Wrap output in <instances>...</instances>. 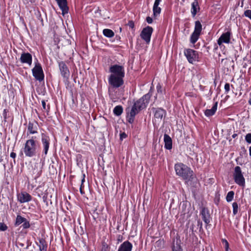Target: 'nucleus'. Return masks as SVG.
I'll use <instances>...</instances> for the list:
<instances>
[{"label": "nucleus", "instance_id": "79ce46f5", "mask_svg": "<svg viewBox=\"0 0 251 251\" xmlns=\"http://www.w3.org/2000/svg\"><path fill=\"white\" fill-rule=\"evenodd\" d=\"M7 110L6 109H4L3 110V118H4V121L5 122L6 121V118H7Z\"/></svg>", "mask_w": 251, "mask_h": 251}, {"label": "nucleus", "instance_id": "c85d7f7f", "mask_svg": "<svg viewBox=\"0 0 251 251\" xmlns=\"http://www.w3.org/2000/svg\"><path fill=\"white\" fill-rule=\"evenodd\" d=\"M234 193L233 191H231L228 192L226 196V200L227 202L231 201L234 197Z\"/></svg>", "mask_w": 251, "mask_h": 251}, {"label": "nucleus", "instance_id": "5fc2aeb1", "mask_svg": "<svg viewBox=\"0 0 251 251\" xmlns=\"http://www.w3.org/2000/svg\"><path fill=\"white\" fill-rule=\"evenodd\" d=\"M249 151H250V155L251 156V146L250 147L249 149Z\"/></svg>", "mask_w": 251, "mask_h": 251}, {"label": "nucleus", "instance_id": "e433bc0d", "mask_svg": "<svg viewBox=\"0 0 251 251\" xmlns=\"http://www.w3.org/2000/svg\"><path fill=\"white\" fill-rule=\"evenodd\" d=\"M173 251H182V250L179 245L176 244V246H174Z\"/></svg>", "mask_w": 251, "mask_h": 251}, {"label": "nucleus", "instance_id": "9d476101", "mask_svg": "<svg viewBox=\"0 0 251 251\" xmlns=\"http://www.w3.org/2000/svg\"><path fill=\"white\" fill-rule=\"evenodd\" d=\"M152 32L153 28L151 26H148L143 29L140 37L146 43L149 44L150 42Z\"/></svg>", "mask_w": 251, "mask_h": 251}, {"label": "nucleus", "instance_id": "6e6d98bb", "mask_svg": "<svg viewBox=\"0 0 251 251\" xmlns=\"http://www.w3.org/2000/svg\"><path fill=\"white\" fill-rule=\"evenodd\" d=\"M243 1H244V0H242V2H241V7L243 6Z\"/></svg>", "mask_w": 251, "mask_h": 251}, {"label": "nucleus", "instance_id": "1a4fd4ad", "mask_svg": "<svg viewBox=\"0 0 251 251\" xmlns=\"http://www.w3.org/2000/svg\"><path fill=\"white\" fill-rule=\"evenodd\" d=\"M151 97V95L149 93L145 95L143 97L136 101L134 104L139 109L141 110L146 107L147 104L149 103V100Z\"/></svg>", "mask_w": 251, "mask_h": 251}, {"label": "nucleus", "instance_id": "bb28decb", "mask_svg": "<svg viewBox=\"0 0 251 251\" xmlns=\"http://www.w3.org/2000/svg\"><path fill=\"white\" fill-rule=\"evenodd\" d=\"M25 221V218L23 217L21 215H17L16 219V221L15 223V226H17Z\"/></svg>", "mask_w": 251, "mask_h": 251}, {"label": "nucleus", "instance_id": "f704fd0d", "mask_svg": "<svg viewBox=\"0 0 251 251\" xmlns=\"http://www.w3.org/2000/svg\"><path fill=\"white\" fill-rule=\"evenodd\" d=\"M244 15L248 18H249L250 20H251V10H247L245 11L244 13Z\"/></svg>", "mask_w": 251, "mask_h": 251}, {"label": "nucleus", "instance_id": "ddd939ff", "mask_svg": "<svg viewBox=\"0 0 251 251\" xmlns=\"http://www.w3.org/2000/svg\"><path fill=\"white\" fill-rule=\"evenodd\" d=\"M59 67L61 75L66 79H68L70 76V72L67 65L64 62H61L59 63Z\"/></svg>", "mask_w": 251, "mask_h": 251}, {"label": "nucleus", "instance_id": "49530a36", "mask_svg": "<svg viewBox=\"0 0 251 251\" xmlns=\"http://www.w3.org/2000/svg\"><path fill=\"white\" fill-rule=\"evenodd\" d=\"M83 187L84 185H81L79 188L80 192L82 195L84 194V192L82 190V188H83Z\"/></svg>", "mask_w": 251, "mask_h": 251}, {"label": "nucleus", "instance_id": "72a5a7b5", "mask_svg": "<svg viewBox=\"0 0 251 251\" xmlns=\"http://www.w3.org/2000/svg\"><path fill=\"white\" fill-rule=\"evenodd\" d=\"M8 228L7 226L3 223H0V231H4Z\"/></svg>", "mask_w": 251, "mask_h": 251}, {"label": "nucleus", "instance_id": "b1692460", "mask_svg": "<svg viewBox=\"0 0 251 251\" xmlns=\"http://www.w3.org/2000/svg\"><path fill=\"white\" fill-rule=\"evenodd\" d=\"M159 4H154L153 6V15L154 17H157L158 16L161 11V9L160 7H159Z\"/></svg>", "mask_w": 251, "mask_h": 251}, {"label": "nucleus", "instance_id": "39448f33", "mask_svg": "<svg viewBox=\"0 0 251 251\" xmlns=\"http://www.w3.org/2000/svg\"><path fill=\"white\" fill-rule=\"evenodd\" d=\"M202 30V25L199 21H196L195 23V29L190 37V42L195 44L199 38Z\"/></svg>", "mask_w": 251, "mask_h": 251}, {"label": "nucleus", "instance_id": "473e14b6", "mask_svg": "<svg viewBox=\"0 0 251 251\" xmlns=\"http://www.w3.org/2000/svg\"><path fill=\"white\" fill-rule=\"evenodd\" d=\"M30 225L29 222L25 219V221L23 222V224L22 225L23 228L24 229H26L29 228Z\"/></svg>", "mask_w": 251, "mask_h": 251}, {"label": "nucleus", "instance_id": "de8ad7c7", "mask_svg": "<svg viewBox=\"0 0 251 251\" xmlns=\"http://www.w3.org/2000/svg\"><path fill=\"white\" fill-rule=\"evenodd\" d=\"M16 156V153L14 152H12L11 153H10V157L13 158H15Z\"/></svg>", "mask_w": 251, "mask_h": 251}, {"label": "nucleus", "instance_id": "5701e85b", "mask_svg": "<svg viewBox=\"0 0 251 251\" xmlns=\"http://www.w3.org/2000/svg\"><path fill=\"white\" fill-rule=\"evenodd\" d=\"M217 106H218V102H215V103L214 104V105L212 106L211 109H206L205 111V112H204L205 115L207 117H209V116H211L213 115L215 113V112L217 110Z\"/></svg>", "mask_w": 251, "mask_h": 251}, {"label": "nucleus", "instance_id": "3c124183", "mask_svg": "<svg viewBox=\"0 0 251 251\" xmlns=\"http://www.w3.org/2000/svg\"><path fill=\"white\" fill-rule=\"evenodd\" d=\"M161 0H155L154 4H159Z\"/></svg>", "mask_w": 251, "mask_h": 251}, {"label": "nucleus", "instance_id": "423d86ee", "mask_svg": "<svg viewBox=\"0 0 251 251\" xmlns=\"http://www.w3.org/2000/svg\"><path fill=\"white\" fill-rule=\"evenodd\" d=\"M184 53L190 63L193 64L199 60V55L196 50L188 49L184 50Z\"/></svg>", "mask_w": 251, "mask_h": 251}, {"label": "nucleus", "instance_id": "37998d69", "mask_svg": "<svg viewBox=\"0 0 251 251\" xmlns=\"http://www.w3.org/2000/svg\"><path fill=\"white\" fill-rule=\"evenodd\" d=\"M127 135L125 132H123L120 134V139L121 140H123L126 137Z\"/></svg>", "mask_w": 251, "mask_h": 251}, {"label": "nucleus", "instance_id": "20e7f679", "mask_svg": "<svg viewBox=\"0 0 251 251\" xmlns=\"http://www.w3.org/2000/svg\"><path fill=\"white\" fill-rule=\"evenodd\" d=\"M233 176L236 184L241 186H245V179L242 172L241 169L239 166L235 167Z\"/></svg>", "mask_w": 251, "mask_h": 251}, {"label": "nucleus", "instance_id": "f8f14e48", "mask_svg": "<svg viewBox=\"0 0 251 251\" xmlns=\"http://www.w3.org/2000/svg\"><path fill=\"white\" fill-rule=\"evenodd\" d=\"M31 196L26 192H22L17 194L18 201L21 203L27 202L31 200Z\"/></svg>", "mask_w": 251, "mask_h": 251}, {"label": "nucleus", "instance_id": "4468645a", "mask_svg": "<svg viewBox=\"0 0 251 251\" xmlns=\"http://www.w3.org/2000/svg\"><path fill=\"white\" fill-rule=\"evenodd\" d=\"M230 36L231 32L230 31L223 33L217 41L218 45H221L223 43L228 44L230 42Z\"/></svg>", "mask_w": 251, "mask_h": 251}, {"label": "nucleus", "instance_id": "9b49d317", "mask_svg": "<svg viewBox=\"0 0 251 251\" xmlns=\"http://www.w3.org/2000/svg\"><path fill=\"white\" fill-rule=\"evenodd\" d=\"M152 110L154 113V121L155 122H160L166 114V111L161 108H156L153 107Z\"/></svg>", "mask_w": 251, "mask_h": 251}, {"label": "nucleus", "instance_id": "c756f323", "mask_svg": "<svg viewBox=\"0 0 251 251\" xmlns=\"http://www.w3.org/2000/svg\"><path fill=\"white\" fill-rule=\"evenodd\" d=\"M28 131L30 134H34L37 133V131L34 129V125L33 123H29L28 125Z\"/></svg>", "mask_w": 251, "mask_h": 251}, {"label": "nucleus", "instance_id": "c03bdc74", "mask_svg": "<svg viewBox=\"0 0 251 251\" xmlns=\"http://www.w3.org/2000/svg\"><path fill=\"white\" fill-rule=\"evenodd\" d=\"M146 21H147V23L149 24H151L152 22V19L150 17H147L146 18Z\"/></svg>", "mask_w": 251, "mask_h": 251}, {"label": "nucleus", "instance_id": "6e6552de", "mask_svg": "<svg viewBox=\"0 0 251 251\" xmlns=\"http://www.w3.org/2000/svg\"><path fill=\"white\" fill-rule=\"evenodd\" d=\"M32 74L35 78L40 82L44 79V74L41 65L38 62L32 70Z\"/></svg>", "mask_w": 251, "mask_h": 251}, {"label": "nucleus", "instance_id": "a211bd4d", "mask_svg": "<svg viewBox=\"0 0 251 251\" xmlns=\"http://www.w3.org/2000/svg\"><path fill=\"white\" fill-rule=\"evenodd\" d=\"M132 244L128 241H125L119 247L118 251H131Z\"/></svg>", "mask_w": 251, "mask_h": 251}, {"label": "nucleus", "instance_id": "864d4df0", "mask_svg": "<svg viewBox=\"0 0 251 251\" xmlns=\"http://www.w3.org/2000/svg\"><path fill=\"white\" fill-rule=\"evenodd\" d=\"M249 103L251 105V94H250V100H249Z\"/></svg>", "mask_w": 251, "mask_h": 251}, {"label": "nucleus", "instance_id": "4c0bfd02", "mask_svg": "<svg viewBox=\"0 0 251 251\" xmlns=\"http://www.w3.org/2000/svg\"><path fill=\"white\" fill-rule=\"evenodd\" d=\"M157 91L158 93H162V86L160 84H158L156 86Z\"/></svg>", "mask_w": 251, "mask_h": 251}, {"label": "nucleus", "instance_id": "cd10ccee", "mask_svg": "<svg viewBox=\"0 0 251 251\" xmlns=\"http://www.w3.org/2000/svg\"><path fill=\"white\" fill-rule=\"evenodd\" d=\"M134 113L133 112H129L127 116V119L128 122L132 124L134 121V117H135Z\"/></svg>", "mask_w": 251, "mask_h": 251}, {"label": "nucleus", "instance_id": "f03ea898", "mask_svg": "<svg viewBox=\"0 0 251 251\" xmlns=\"http://www.w3.org/2000/svg\"><path fill=\"white\" fill-rule=\"evenodd\" d=\"M175 169L176 174L182 177L183 179L186 180L187 183L193 180L194 178L193 172L186 165L181 163H177L175 166Z\"/></svg>", "mask_w": 251, "mask_h": 251}, {"label": "nucleus", "instance_id": "0eeeda50", "mask_svg": "<svg viewBox=\"0 0 251 251\" xmlns=\"http://www.w3.org/2000/svg\"><path fill=\"white\" fill-rule=\"evenodd\" d=\"M109 72L111 73L110 75L123 78L125 77V69L123 66L117 64L112 65L109 68Z\"/></svg>", "mask_w": 251, "mask_h": 251}, {"label": "nucleus", "instance_id": "f3484780", "mask_svg": "<svg viewBox=\"0 0 251 251\" xmlns=\"http://www.w3.org/2000/svg\"><path fill=\"white\" fill-rule=\"evenodd\" d=\"M62 10V14H65L68 13V7L67 6V0H55Z\"/></svg>", "mask_w": 251, "mask_h": 251}, {"label": "nucleus", "instance_id": "ea45409f", "mask_svg": "<svg viewBox=\"0 0 251 251\" xmlns=\"http://www.w3.org/2000/svg\"><path fill=\"white\" fill-rule=\"evenodd\" d=\"M42 105L43 109H44L46 111H48V109H49V106H48V108L47 109L46 108V103L45 100H42Z\"/></svg>", "mask_w": 251, "mask_h": 251}, {"label": "nucleus", "instance_id": "6ab92c4d", "mask_svg": "<svg viewBox=\"0 0 251 251\" xmlns=\"http://www.w3.org/2000/svg\"><path fill=\"white\" fill-rule=\"evenodd\" d=\"M201 213L203 221L205 224H208L210 223V214L208 209L203 207Z\"/></svg>", "mask_w": 251, "mask_h": 251}, {"label": "nucleus", "instance_id": "a18cd8bd", "mask_svg": "<svg viewBox=\"0 0 251 251\" xmlns=\"http://www.w3.org/2000/svg\"><path fill=\"white\" fill-rule=\"evenodd\" d=\"M85 175L84 174H82V179H81V185H83V183L85 182Z\"/></svg>", "mask_w": 251, "mask_h": 251}, {"label": "nucleus", "instance_id": "a19ab883", "mask_svg": "<svg viewBox=\"0 0 251 251\" xmlns=\"http://www.w3.org/2000/svg\"><path fill=\"white\" fill-rule=\"evenodd\" d=\"M127 25L132 29H133L134 27V23L132 21H129L128 22Z\"/></svg>", "mask_w": 251, "mask_h": 251}, {"label": "nucleus", "instance_id": "a878e982", "mask_svg": "<svg viewBox=\"0 0 251 251\" xmlns=\"http://www.w3.org/2000/svg\"><path fill=\"white\" fill-rule=\"evenodd\" d=\"M123 111V109L122 106L118 105L116 106L113 110L114 114L116 116H120L122 114Z\"/></svg>", "mask_w": 251, "mask_h": 251}, {"label": "nucleus", "instance_id": "393cba45", "mask_svg": "<svg viewBox=\"0 0 251 251\" xmlns=\"http://www.w3.org/2000/svg\"><path fill=\"white\" fill-rule=\"evenodd\" d=\"M103 35L108 38L112 37L114 36V32L109 29H104L103 30Z\"/></svg>", "mask_w": 251, "mask_h": 251}, {"label": "nucleus", "instance_id": "4be33fe9", "mask_svg": "<svg viewBox=\"0 0 251 251\" xmlns=\"http://www.w3.org/2000/svg\"><path fill=\"white\" fill-rule=\"evenodd\" d=\"M36 244L39 248L40 251H47L48 244L45 239L39 238V243Z\"/></svg>", "mask_w": 251, "mask_h": 251}, {"label": "nucleus", "instance_id": "7c9ffc66", "mask_svg": "<svg viewBox=\"0 0 251 251\" xmlns=\"http://www.w3.org/2000/svg\"><path fill=\"white\" fill-rule=\"evenodd\" d=\"M232 207H233V214L234 215H235L238 213V205L236 202H234L232 203Z\"/></svg>", "mask_w": 251, "mask_h": 251}, {"label": "nucleus", "instance_id": "4d7b16f0", "mask_svg": "<svg viewBox=\"0 0 251 251\" xmlns=\"http://www.w3.org/2000/svg\"><path fill=\"white\" fill-rule=\"evenodd\" d=\"M158 242H160H160H161V241H157V242L156 243H158Z\"/></svg>", "mask_w": 251, "mask_h": 251}, {"label": "nucleus", "instance_id": "2f4dec72", "mask_svg": "<svg viewBox=\"0 0 251 251\" xmlns=\"http://www.w3.org/2000/svg\"><path fill=\"white\" fill-rule=\"evenodd\" d=\"M140 110H139V109L138 108V107L134 104L130 112H133L134 113V115H136Z\"/></svg>", "mask_w": 251, "mask_h": 251}, {"label": "nucleus", "instance_id": "aec40b11", "mask_svg": "<svg viewBox=\"0 0 251 251\" xmlns=\"http://www.w3.org/2000/svg\"><path fill=\"white\" fill-rule=\"evenodd\" d=\"M164 147L167 150H171L172 148V140L171 138L167 134L164 136Z\"/></svg>", "mask_w": 251, "mask_h": 251}, {"label": "nucleus", "instance_id": "dca6fc26", "mask_svg": "<svg viewBox=\"0 0 251 251\" xmlns=\"http://www.w3.org/2000/svg\"><path fill=\"white\" fill-rule=\"evenodd\" d=\"M50 138L44 134H42V143L44 148V152L45 155L48 153L50 146Z\"/></svg>", "mask_w": 251, "mask_h": 251}, {"label": "nucleus", "instance_id": "c9c22d12", "mask_svg": "<svg viewBox=\"0 0 251 251\" xmlns=\"http://www.w3.org/2000/svg\"><path fill=\"white\" fill-rule=\"evenodd\" d=\"M245 140L247 143L249 144L251 143V133H248L245 136Z\"/></svg>", "mask_w": 251, "mask_h": 251}, {"label": "nucleus", "instance_id": "8fccbe9b", "mask_svg": "<svg viewBox=\"0 0 251 251\" xmlns=\"http://www.w3.org/2000/svg\"><path fill=\"white\" fill-rule=\"evenodd\" d=\"M225 243H226V249L227 250L228 248V243L227 242V241L226 240H225Z\"/></svg>", "mask_w": 251, "mask_h": 251}, {"label": "nucleus", "instance_id": "412c9836", "mask_svg": "<svg viewBox=\"0 0 251 251\" xmlns=\"http://www.w3.org/2000/svg\"><path fill=\"white\" fill-rule=\"evenodd\" d=\"M191 6V14L192 16L194 17L198 11L200 10L198 0H194V1L192 3Z\"/></svg>", "mask_w": 251, "mask_h": 251}, {"label": "nucleus", "instance_id": "2eb2a0df", "mask_svg": "<svg viewBox=\"0 0 251 251\" xmlns=\"http://www.w3.org/2000/svg\"><path fill=\"white\" fill-rule=\"evenodd\" d=\"M21 63L30 66L32 64V55L28 52H23L20 57Z\"/></svg>", "mask_w": 251, "mask_h": 251}, {"label": "nucleus", "instance_id": "58836bf2", "mask_svg": "<svg viewBox=\"0 0 251 251\" xmlns=\"http://www.w3.org/2000/svg\"><path fill=\"white\" fill-rule=\"evenodd\" d=\"M225 90L226 93H227L230 90V84L229 83H226L225 85Z\"/></svg>", "mask_w": 251, "mask_h": 251}, {"label": "nucleus", "instance_id": "09e8293b", "mask_svg": "<svg viewBox=\"0 0 251 251\" xmlns=\"http://www.w3.org/2000/svg\"><path fill=\"white\" fill-rule=\"evenodd\" d=\"M122 238H123V237L122 235H118L117 240L119 242H120L122 241Z\"/></svg>", "mask_w": 251, "mask_h": 251}, {"label": "nucleus", "instance_id": "7ed1b4c3", "mask_svg": "<svg viewBox=\"0 0 251 251\" xmlns=\"http://www.w3.org/2000/svg\"><path fill=\"white\" fill-rule=\"evenodd\" d=\"M23 151L26 157H32L36 155L38 146L33 137L26 141L24 145Z\"/></svg>", "mask_w": 251, "mask_h": 251}, {"label": "nucleus", "instance_id": "603ef678", "mask_svg": "<svg viewBox=\"0 0 251 251\" xmlns=\"http://www.w3.org/2000/svg\"><path fill=\"white\" fill-rule=\"evenodd\" d=\"M237 136V134L236 133H234L232 135V137L233 138H235V137H236Z\"/></svg>", "mask_w": 251, "mask_h": 251}, {"label": "nucleus", "instance_id": "f257e3e1", "mask_svg": "<svg viewBox=\"0 0 251 251\" xmlns=\"http://www.w3.org/2000/svg\"><path fill=\"white\" fill-rule=\"evenodd\" d=\"M108 94L109 97L113 101L120 97L119 88L123 85L124 78L109 75L108 78Z\"/></svg>", "mask_w": 251, "mask_h": 251}]
</instances>
